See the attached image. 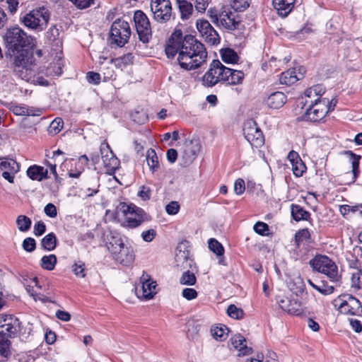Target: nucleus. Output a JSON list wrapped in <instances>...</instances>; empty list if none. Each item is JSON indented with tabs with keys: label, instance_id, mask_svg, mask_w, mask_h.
<instances>
[{
	"label": "nucleus",
	"instance_id": "obj_1",
	"mask_svg": "<svg viewBox=\"0 0 362 362\" xmlns=\"http://www.w3.org/2000/svg\"><path fill=\"white\" fill-rule=\"evenodd\" d=\"M165 50L168 58H173L178 54V63L186 70L195 69L201 66L207 57V52L203 44L192 35H186L182 38V34L180 30H176L171 35Z\"/></svg>",
	"mask_w": 362,
	"mask_h": 362
},
{
	"label": "nucleus",
	"instance_id": "obj_2",
	"mask_svg": "<svg viewBox=\"0 0 362 362\" xmlns=\"http://www.w3.org/2000/svg\"><path fill=\"white\" fill-rule=\"evenodd\" d=\"M244 76L242 71L228 68L220 61L213 60L209 70L202 76V83L206 87H213L220 82L237 85L242 83Z\"/></svg>",
	"mask_w": 362,
	"mask_h": 362
},
{
	"label": "nucleus",
	"instance_id": "obj_3",
	"mask_svg": "<svg viewBox=\"0 0 362 362\" xmlns=\"http://www.w3.org/2000/svg\"><path fill=\"white\" fill-rule=\"evenodd\" d=\"M0 355L8 358L11 355L9 338L16 337L21 329V322L13 315L0 314Z\"/></svg>",
	"mask_w": 362,
	"mask_h": 362
},
{
	"label": "nucleus",
	"instance_id": "obj_4",
	"mask_svg": "<svg viewBox=\"0 0 362 362\" xmlns=\"http://www.w3.org/2000/svg\"><path fill=\"white\" fill-rule=\"evenodd\" d=\"M116 214L118 216L121 215L124 218L122 225L130 228H137L151 220V216L144 209L124 202H120L117 206Z\"/></svg>",
	"mask_w": 362,
	"mask_h": 362
},
{
	"label": "nucleus",
	"instance_id": "obj_5",
	"mask_svg": "<svg viewBox=\"0 0 362 362\" xmlns=\"http://www.w3.org/2000/svg\"><path fill=\"white\" fill-rule=\"evenodd\" d=\"M50 13L45 6L35 8L21 18L23 24L30 30L41 32L46 29Z\"/></svg>",
	"mask_w": 362,
	"mask_h": 362
},
{
	"label": "nucleus",
	"instance_id": "obj_6",
	"mask_svg": "<svg viewBox=\"0 0 362 362\" xmlns=\"http://www.w3.org/2000/svg\"><path fill=\"white\" fill-rule=\"evenodd\" d=\"M47 35L50 40H55L54 37L59 35L58 29L56 28L55 26L50 28ZM56 45L57 49L50 53L51 57H53V62L47 66L45 73L46 75L49 76H59L62 72L63 56L62 51L60 49V41L59 40H56Z\"/></svg>",
	"mask_w": 362,
	"mask_h": 362
},
{
	"label": "nucleus",
	"instance_id": "obj_7",
	"mask_svg": "<svg viewBox=\"0 0 362 362\" xmlns=\"http://www.w3.org/2000/svg\"><path fill=\"white\" fill-rule=\"evenodd\" d=\"M337 101L323 98L318 103L308 105L305 117L312 122H319L322 120L326 115L333 110L336 105Z\"/></svg>",
	"mask_w": 362,
	"mask_h": 362
},
{
	"label": "nucleus",
	"instance_id": "obj_8",
	"mask_svg": "<svg viewBox=\"0 0 362 362\" xmlns=\"http://www.w3.org/2000/svg\"><path fill=\"white\" fill-rule=\"evenodd\" d=\"M4 40L11 49H17L19 47H24L31 44L33 39L20 27L14 26L8 28L5 34Z\"/></svg>",
	"mask_w": 362,
	"mask_h": 362
},
{
	"label": "nucleus",
	"instance_id": "obj_9",
	"mask_svg": "<svg viewBox=\"0 0 362 362\" xmlns=\"http://www.w3.org/2000/svg\"><path fill=\"white\" fill-rule=\"evenodd\" d=\"M33 59L28 51L22 49L14 57V72L21 79L29 81L31 77Z\"/></svg>",
	"mask_w": 362,
	"mask_h": 362
},
{
	"label": "nucleus",
	"instance_id": "obj_10",
	"mask_svg": "<svg viewBox=\"0 0 362 362\" xmlns=\"http://www.w3.org/2000/svg\"><path fill=\"white\" fill-rule=\"evenodd\" d=\"M131 35V29L129 23L123 20H116L111 26L110 40L111 44L118 47H123Z\"/></svg>",
	"mask_w": 362,
	"mask_h": 362
},
{
	"label": "nucleus",
	"instance_id": "obj_11",
	"mask_svg": "<svg viewBox=\"0 0 362 362\" xmlns=\"http://www.w3.org/2000/svg\"><path fill=\"white\" fill-rule=\"evenodd\" d=\"M310 264L314 269L327 275L332 281L339 280L337 267L329 257L326 256L315 257L310 261Z\"/></svg>",
	"mask_w": 362,
	"mask_h": 362
},
{
	"label": "nucleus",
	"instance_id": "obj_12",
	"mask_svg": "<svg viewBox=\"0 0 362 362\" xmlns=\"http://www.w3.org/2000/svg\"><path fill=\"white\" fill-rule=\"evenodd\" d=\"M150 8L153 19L158 23H166L170 19L172 6L170 0H151Z\"/></svg>",
	"mask_w": 362,
	"mask_h": 362
},
{
	"label": "nucleus",
	"instance_id": "obj_13",
	"mask_svg": "<svg viewBox=\"0 0 362 362\" xmlns=\"http://www.w3.org/2000/svg\"><path fill=\"white\" fill-rule=\"evenodd\" d=\"M134 21L139 40L148 42L152 35L148 18L142 11L138 10L134 13Z\"/></svg>",
	"mask_w": 362,
	"mask_h": 362
},
{
	"label": "nucleus",
	"instance_id": "obj_14",
	"mask_svg": "<svg viewBox=\"0 0 362 362\" xmlns=\"http://www.w3.org/2000/svg\"><path fill=\"white\" fill-rule=\"evenodd\" d=\"M243 134L252 146L258 148L263 145L264 141L263 134L254 120L250 119L244 123Z\"/></svg>",
	"mask_w": 362,
	"mask_h": 362
},
{
	"label": "nucleus",
	"instance_id": "obj_15",
	"mask_svg": "<svg viewBox=\"0 0 362 362\" xmlns=\"http://www.w3.org/2000/svg\"><path fill=\"white\" fill-rule=\"evenodd\" d=\"M341 303L339 305V311L345 315H359L362 313L361 302L349 294H345L340 298Z\"/></svg>",
	"mask_w": 362,
	"mask_h": 362
},
{
	"label": "nucleus",
	"instance_id": "obj_16",
	"mask_svg": "<svg viewBox=\"0 0 362 362\" xmlns=\"http://www.w3.org/2000/svg\"><path fill=\"white\" fill-rule=\"evenodd\" d=\"M196 27L200 35L209 44L214 45L220 42L218 33L207 20L198 19L196 22Z\"/></svg>",
	"mask_w": 362,
	"mask_h": 362
},
{
	"label": "nucleus",
	"instance_id": "obj_17",
	"mask_svg": "<svg viewBox=\"0 0 362 362\" xmlns=\"http://www.w3.org/2000/svg\"><path fill=\"white\" fill-rule=\"evenodd\" d=\"M141 286L136 288V294L138 298L143 300H149L156 294V282L153 281L148 274L143 273L140 277Z\"/></svg>",
	"mask_w": 362,
	"mask_h": 362
},
{
	"label": "nucleus",
	"instance_id": "obj_18",
	"mask_svg": "<svg viewBox=\"0 0 362 362\" xmlns=\"http://www.w3.org/2000/svg\"><path fill=\"white\" fill-rule=\"evenodd\" d=\"M100 151L107 173L109 174L113 173L119 166V160L115 156L109 144L106 142L100 144Z\"/></svg>",
	"mask_w": 362,
	"mask_h": 362
},
{
	"label": "nucleus",
	"instance_id": "obj_19",
	"mask_svg": "<svg viewBox=\"0 0 362 362\" xmlns=\"http://www.w3.org/2000/svg\"><path fill=\"white\" fill-rule=\"evenodd\" d=\"M278 303L281 309L290 315H300L303 313L302 302L293 296L283 297Z\"/></svg>",
	"mask_w": 362,
	"mask_h": 362
},
{
	"label": "nucleus",
	"instance_id": "obj_20",
	"mask_svg": "<svg viewBox=\"0 0 362 362\" xmlns=\"http://www.w3.org/2000/svg\"><path fill=\"white\" fill-rule=\"evenodd\" d=\"M238 17L228 9H223L219 13L218 24L227 30H234L238 28L240 23Z\"/></svg>",
	"mask_w": 362,
	"mask_h": 362
},
{
	"label": "nucleus",
	"instance_id": "obj_21",
	"mask_svg": "<svg viewBox=\"0 0 362 362\" xmlns=\"http://www.w3.org/2000/svg\"><path fill=\"white\" fill-rule=\"evenodd\" d=\"M202 145L199 140L192 139L186 141L184 145L183 158L186 164H189L197 158L200 152Z\"/></svg>",
	"mask_w": 362,
	"mask_h": 362
},
{
	"label": "nucleus",
	"instance_id": "obj_22",
	"mask_svg": "<svg viewBox=\"0 0 362 362\" xmlns=\"http://www.w3.org/2000/svg\"><path fill=\"white\" fill-rule=\"evenodd\" d=\"M304 70L301 67L290 69L283 72L279 78L281 84L291 86L303 77Z\"/></svg>",
	"mask_w": 362,
	"mask_h": 362
},
{
	"label": "nucleus",
	"instance_id": "obj_23",
	"mask_svg": "<svg viewBox=\"0 0 362 362\" xmlns=\"http://www.w3.org/2000/svg\"><path fill=\"white\" fill-rule=\"evenodd\" d=\"M325 93V88L322 85L317 84L308 89L304 92L305 104L308 105L318 103L322 100L321 96Z\"/></svg>",
	"mask_w": 362,
	"mask_h": 362
},
{
	"label": "nucleus",
	"instance_id": "obj_24",
	"mask_svg": "<svg viewBox=\"0 0 362 362\" xmlns=\"http://www.w3.org/2000/svg\"><path fill=\"white\" fill-rule=\"evenodd\" d=\"M230 349L236 351L238 356L248 355L251 351V349L246 344L245 337L240 334L231 337Z\"/></svg>",
	"mask_w": 362,
	"mask_h": 362
},
{
	"label": "nucleus",
	"instance_id": "obj_25",
	"mask_svg": "<svg viewBox=\"0 0 362 362\" xmlns=\"http://www.w3.org/2000/svg\"><path fill=\"white\" fill-rule=\"evenodd\" d=\"M286 100V95L284 93L276 91L271 93L264 100V104L270 109H279L284 106Z\"/></svg>",
	"mask_w": 362,
	"mask_h": 362
},
{
	"label": "nucleus",
	"instance_id": "obj_26",
	"mask_svg": "<svg viewBox=\"0 0 362 362\" xmlns=\"http://www.w3.org/2000/svg\"><path fill=\"white\" fill-rule=\"evenodd\" d=\"M272 3L278 13L286 17L292 11L295 0H273Z\"/></svg>",
	"mask_w": 362,
	"mask_h": 362
},
{
	"label": "nucleus",
	"instance_id": "obj_27",
	"mask_svg": "<svg viewBox=\"0 0 362 362\" xmlns=\"http://www.w3.org/2000/svg\"><path fill=\"white\" fill-rule=\"evenodd\" d=\"M115 258L124 266H129L134 260V251L131 247H123L122 251L117 254H114Z\"/></svg>",
	"mask_w": 362,
	"mask_h": 362
},
{
	"label": "nucleus",
	"instance_id": "obj_28",
	"mask_svg": "<svg viewBox=\"0 0 362 362\" xmlns=\"http://www.w3.org/2000/svg\"><path fill=\"white\" fill-rule=\"evenodd\" d=\"M146 160L152 174H157L160 170L158 157L154 149L150 148L146 152Z\"/></svg>",
	"mask_w": 362,
	"mask_h": 362
},
{
	"label": "nucleus",
	"instance_id": "obj_29",
	"mask_svg": "<svg viewBox=\"0 0 362 362\" xmlns=\"http://www.w3.org/2000/svg\"><path fill=\"white\" fill-rule=\"evenodd\" d=\"M26 173L31 180L41 181L47 177V170L42 166L33 165L28 168Z\"/></svg>",
	"mask_w": 362,
	"mask_h": 362
},
{
	"label": "nucleus",
	"instance_id": "obj_30",
	"mask_svg": "<svg viewBox=\"0 0 362 362\" xmlns=\"http://www.w3.org/2000/svg\"><path fill=\"white\" fill-rule=\"evenodd\" d=\"M108 250L112 254H117L122 251V248L124 246L122 240L119 237L111 236L106 243Z\"/></svg>",
	"mask_w": 362,
	"mask_h": 362
},
{
	"label": "nucleus",
	"instance_id": "obj_31",
	"mask_svg": "<svg viewBox=\"0 0 362 362\" xmlns=\"http://www.w3.org/2000/svg\"><path fill=\"white\" fill-rule=\"evenodd\" d=\"M180 247L181 246H179L177 248V251L175 255V261L177 266L185 269L191 264V260L189 258V254L188 251L180 249Z\"/></svg>",
	"mask_w": 362,
	"mask_h": 362
},
{
	"label": "nucleus",
	"instance_id": "obj_32",
	"mask_svg": "<svg viewBox=\"0 0 362 362\" xmlns=\"http://www.w3.org/2000/svg\"><path fill=\"white\" fill-rule=\"evenodd\" d=\"M220 54L223 62L226 64H235L239 60L238 54L230 48L221 49Z\"/></svg>",
	"mask_w": 362,
	"mask_h": 362
},
{
	"label": "nucleus",
	"instance_id": "obj_33",
	"mask_svg": "<svg viewBox=\"0 0 362 362\" xmlns=\"http://www.w3.org/2000/svg\"><path fill=\"white\" fill-rule=\"evenodd\" d=\"M20 166L18 163L11 158H0V170L3 172L11 170V173H18Z\"/></svg>",
	"mask_w": 362,
	"mask_h": 362
},
{
	"label": "nucleus",
	"instance_id": "obj_34",
	"mask_svg": "<svg viewBox=\"0 0 362 362\" xmlns=\"http://www.w3.org/2000/svg\"><path fill=\"white\" fill-rule=\"evenodd\" d=\"M134 57L131 53H127L120 57L111 59L110 62L114 63L117 68L123 69L127 66L133 64Z\"/></svg>",
	"mask_w": 362,
	"mask_h": 362
},
{
	"label": "nucleus",
	"instance_id": "obj_35",
	"mask_svg": "<svg viewBox=\"0 0 362 362\" xmlns=\"http://www.w3.org/2000/svg\"><path fill=\"white\" fill-rule=\"evenodd\" d=\"M291 215L296 221L308 220L310 213L299 205H291Z\"/></svg>",
	"mask_w": 362,
	"mask_h": 362
},
{
	"label": "nucleus",
	"instance_id": "obj_36",
	"mask_svg": "<svg viewBox=\"0 0 362 362\" xmlns=\"http://www.w3.org/2000/svg\"><path fill=\"white\" fill-rule=\"evenodd\" d=\"M351 158L350 161L351 163V177L349 183H353L356 181L359 174V160L361 159L360 156H356L352 153H350Z\"/></svg>",
	"mask_w": 362,
	"mask_h": 362
},
{
	"label": "nucleus",
	"instance_id": "obj_37",
	"mask_svg": "<svg viewBox=\"0 0 362 362\" xmlns=\"http://www.w3.org/2000/svg\"><path fill=\"white\" fill-rule=\"evenodd\" d=\"M177 2L181 13V18L182 19L188 18L193 11L192 4L186 0H177Z\"/></svg>",
	"mask_w": 362,
	"mask_h": 362
},
{
	"label": "nucleus",
	"instance_id": "obj_38",
	"mask_svg": "<svg viewBox=\"0 0 362 362\" xmlns=\"http://www.w3.org/2000/svg\"><path fill=\"white\" fill-rule=\"evenodd\" d=\"M13 112L16 115L36 116L40 115V111L26 106L15 105L12 108Z\"/></svg>",
	"mask_w": 362,
	"mask_h": 362
},
{
	"label": "nucleus",
	"instance_id": "obj_39",
	"mask_svg": "<svg viewBox=\"0 0 362 362\" xmlns=\"http://www.w3.org/2000/svg\"><path fill=\"white\" fill-rule=\"evenodd\" d=\"M42 247L48 251L53 250L57 245V238L53 233H50L45 235L41 241Z\"/></svg>",
	"mask_w": 362,
	"mask_h": 362
},
{
	"label": "nucleus",
	"instance_id": "obj_40",
	"mask_svg": "<svg viewBox=\"0 0 362 362\" xmlns=\"http://www.w3.org/2000/svg\"><path fill=\"white\" fill-rule=\"evenodd\" d=\"M57 264V257L54 255H45L41 259L40 266L44 269L52 271Z\"/></svg>",
	"mask_w": 362,
	"mask_h": 362
},
{
	"label": "nucleus",
	"instance_id": "obj_41",
	"mask_svg": "<svg viewBox=\"0 0 362 362\" xmlns=\"http://www.w3.org/2000/svg\"><path fill=\"white\" fill-rule=\"evenodd\" d=\"M32 221L30 218L20 215L16 218V225L21 232H27L31 227Z\"/></svg>",
	"mask_w": 362,
	"mask_h": 362
},
{
	"label": "nucleus",
	"instance_id": "obj_42",
	"mask_svg": "<svg viewBox=\"0 0 362 362\" xmlns=\"http://www.w3.org/2000/svg\"><path fill=\"white\" fill-rule=\"evenodd\" d=\"M196 282L197 278L195 275L189 271L183 272L180 278V283L182 285L193 286L196 284Z\"/></svg>",
	"mask_w": 362,
	"mask_h": 362
},
{
	"label": "nucleus",
	"instance_id": "obj_43",
	"mask_svg": "<svg viewBox=\"0 0 362 362\" xmlns=\"http://www.w3.org/2000/svg\"><path fill=\"white\" fill-rule=\"evenodd\" d=\"M230 7L235 11L242 12L250 6V0H230Z\"/></svg>",
	"mask_w": 362,
	"mask_h": 362
},
{
	"label": "nucleus",
	"instance_id": "obj_44",
	"mask_svg": "<svg viewBox=\"0 0 362 362\" xmlns=\"http://www.w3.org/2000/svg\"><path fill=\"white\" fill-rule=\"evenodd\" d=\"M227 328L225 326L214 327L211 329V335L214 339L223 341L227 336Z\"/></svg>",
	"mask_w": 362,
	"mask_h": 362
},
{
	"label": "nucleus",
	"instance_id": "obj_45",
	"mask_svg": "<svg viewBox=\"0 0 362 362\" xmlns=\"http://www.w3.org/2000/svg\"><path fill=\"white\" fill-rule=\"evenodd\" d=\"M308 284L312 286L314 289L320 292L323 295H329L334 292V286H327L324 284L322 285H316L311 280H308Z\"/></svg>",
	"mask_w": 362,
	"mask_h": 362
},
{
	"label": "nucleus",
	"instance_id": "obj_46",
	"mask_svg": "<svg viewBox=\"0 0 362 362\" xmlns=\"http://www.w3.org/2000/svg\"><path fill=\"white\" fill-rule=\"evenodd\" d=\"M64 122L62 119L57 117L54 119L49 124L48 132L50 134H57L63 128Z\"/></svg>",
	"mask_w": 362,
	"mask_h": 362
},
{
	"label": "nucleus",
	"instance_id": "obj_47",
	"mask_svg": "<svg viewBox=\"0 0 362 362\" xmlns=\"http://www.w3.org/2000/svg\"><path fill=\"white\" fill-rule=\"evenodd\" d=\"M339 211L344 216L348 215L349 213L358 212L359 214H362V205H341L340 206Z\"/></svg>",
	"mask_w": 362,
	"mask_h": 362
},
{
	"label": "nucleus",
	"instance_id": "obj_48",
	"mask_svg": "<svg viewBox=\"0 0 362 362\" xmlns=\"http://www.w3.org/2000/svg\"><path fill=\"white\" fill-rule=\"evenodd\" d=\"M209 248L218 256H222L224 253L223 245L216 239L211 238L209 240Z\"/></svg>",
	"mask_w": 362,
	"mask_h": 362
},
{
	"label": "nucleus",
	"instance_id": "obj_49",
	"mask_svg": "<svg viewBox=\"0 0 362 362\" xmlns=\"http://www.w3.org/2000/svg\"><path fill=\"white\" fill-rule=\"evenodd\" d=\"M291 165L292 171L296 177L302 176L303 173L305 171L306 167L301 159L291 163Z\"/></svg>",
	"mask_w": 362,
	"mask_h": 362
},
{
	"label": "nucleus",
	"instance_id": "obj_50",
	"mask_svg": "<svg viewBox=\"0 0 362 362\" xmlns=\"http://www.w3.org/2000/svg\"><path fill=\"white\" fill-rule=\"evenodd\" d=\"M228 315L236 320H240L243 317V311L242 309L236 307L235 305H230L227 309Z\"/></svg>",
	"mask_w": 362,
	"mask_h": 362
},
{
	"label": "nucleus",
	"instance_id": "obj_51",
	"mask_svg": "<svg viewBox=\"0 0 362 362\" xmlns=\"http://www.w3.org/2000/svg\"><path fill=\"white\" fill-rule=\"evenodd\" d=\"M253 229L255 231V233H257V234H259L260 235L264 236V235H269V226L264 222H261V221L257 222L254 225Z\"/></svg>",
	"mask_w": 362,
	"mask_h": 362
},
{
	"label": "nucleus",
	"instance_id": "obj_52",
	"mask_svg": "<svg viewBox=\"0 0 362 362\" xmlns=\"http://www.w3.org/2000/svg\"><path fill=\"white\" fill-rule=\"evenodd\" d=\"M72 270L74 274L78 277L83 278L86 276L85 264L82 262L75 263L72 266Z\"/></svg>",
	"mask_w": 362,
	"mask_h": 362
},
{
	"label": "nucleus",
	"instance_id": "obj_53",
	"mask_svg": "<svg viewBox=\"0 0 362 362\" xmlns=\"http://www.w3.org/2000/svg\"><path fill=\"white\" fill-rule=\"evenodd\" d=\"M362 273L361 271L354 273L351 276V287L358 290L361 287L362 284Z\"/></svg>",
	"mask_w": 362,
	"mask_h": 362
},
{
	"label": "nucleus",
	"instance_id": "obj_54",
	"mask_svg": "<svg viewBox=\"0 0 362 362\" xmlns=\"http://www.w3.org/2000/svg\"><path fill=\"white\" fill-rule=\"evenodd\" d=\"M197 296V291L192 288H185L182 291V296L187 300H194Z\"/></svg>",
	"mask_w": 362,
	"mask_h": 362
},
{
	"label": "nucleus",
	"instance_id": "obj_55",
	"mask_svg": "<svg viewBox=\"0 0 362 362\" xmlns=\"http://www.w3.org/2000/svg\"><path fill=\"white\" fill-rule=\"evenodd\" d=\"M166 213L168 215H175L180 211V205L177 202L172 201L165 206Z\"/></svg>",
	"mask_w": 362,
	"mask_h": 362
},
{
	"label": "nucleus",
	"instance_id": "obj_56",
	"mask_svg": "<svg viewBox=\"0 0 362 362\" xmlns=\"http://www.w3.org/2000/svg\"><path fill=\"white\" fill-rule=\"evenodd\" d=\"M36 247V243L34 238H27L23 242V248L29 252L35 250Z\"/></svg>",
	"mask_w": 362,
	"mask_h": 362
},
{
	"label": "nucleus",
	"instance_id": "obj_57",
	"mask_svg": "<svg viewBox=\"0 0 362 362\" xmlns=\"http://www.w3.org/2000/svg\"><path fill=\"white\" fill-rule=\"evenodd\" d=\"M72 2L78 8L84 9L90 7L94 4L95 0H69Z\"/></svg>",
	"mask_w": 362,
	"mask_h": 362
},
{
	"label": "nucleus",
	"instance_id": "obj_58",
	"mask_svg": "<svg viewBox=\"0 0 362 362\" xmlns=\"http://www.w3.org/2000/svg\"><path fill=\"white\" fill-rule=\"evenodd\" d=\"M141 235L144 241L150 243L155 238L156 235V231L154 229L151 228L143 231Z\"/></svg>",
	"mask_w": 362,
	"mask_h": 362
},
{
	"label": "nucleus",
	"instance_id": "obj_59",
	"mask_svg": "<svg viewBox=\"0 0 362 362\" xmlns=\"http://www.w3.org/2000/svg\"><path fill=\"white\" fill-rule=\"evenodd\" d=\"M45 214L50 217L55 218L57 216V210L56 206L51 203L47 204L44 209Z\"/></svg>",
	"mask_w": 362,
	"mask_h": 362
},
{
	"label": "nucleus",
	"instance_id": "obj_60",
	"mask_svg": "<svg viewBox=\"0 0 362 362\" xmlns=\"http://www.w3.org/2000/svg\"><path fill=\"white\" fill-rule=\"evenodd\" d=\"M151 191L149 187L141 186L138 192V196L144 201L148 200L151 198Z\"/></svg>",
	"mask_w": 362,
	"mask_h": 362
},
{
	"label": "nucleus",
	"instance_id": "obj_61",
	"mask_svg": "<svg viewBox=\"0 0 362 362\" xmlns=\"http://www.w3.org/2000/svg\"><path fill=\"white\" fill-rule=\"evenodd\" d=\"M245 189V181L239 178L235 180L234 184V191L238 195H241L243 194Z\"/></svg>",
	"mask_w": 362,
	"mask_h": 362
},
{
	"label": "nucleus",
	"instance_id": "obj_62",
	"mask_svg": "<svg viewBox=\"0 0 362 362\" xmlns=\"http://www.w3.org/2000/svg\"><path fill=\"white\" fill-rule=\"evenodd\" d=\"M310 234L308 229H302L296 233L295 238L296 242H302L310 238Z\"/></svg>",
	"mask_w": 362,
	"mask_h": 362
},
{
	"label": "nucleus",
	"instance_id": "obj_63",
	"mask_svg": "<svg viewBox=\"0 0 362 362\" xmlns=\"http://www.w3.org/2000/svg\"><path fill=\"white\" fill-rule=\"evenodd\" d=\"M46 230V226L42 221H38L34 226L33 233L36 236H40Z\"/></svg>",
	"mask_w": 362,
	"mask_h": 362
},
{
	"label": "nucleus",
	"instance_id": "obj_64",
	"mask_svg": "<svg viewBox=\"0 0 362 362\" xmlns=\"http://www.w3.org/2000/svg\"><path fill=\"white\" fill-rule=\"evenodd\" d=\"M209 5L208 0H195L194 6L199 12H204Z\"/></svg>",
	"mask_w": 362,
	"mask_h": 362
}]
</instances>
